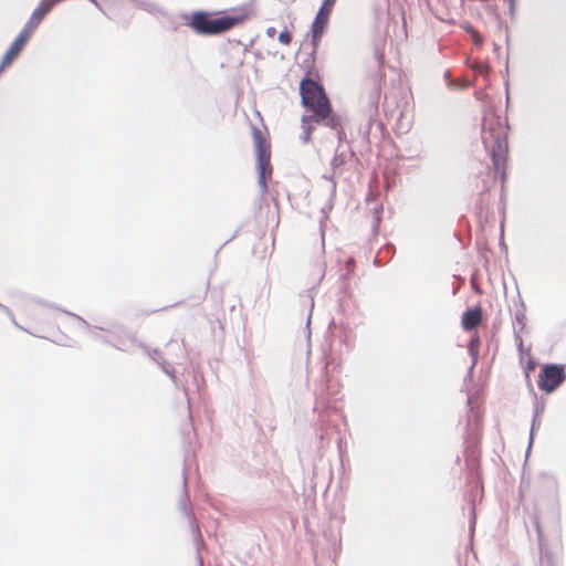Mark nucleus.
I'll list each match as a JSON object with an SVG mask.
<instances>
[{
  "label": "nucleus",
  "mask_w": 566,
  "mask_h": 566,
  "mask_svg": "<svg viewBox=\"0 0 566 566\" xmlns=\"http://www.w3.org/2000/svg\"><path fill=\"white\" fill-rule=\"evenodd\" d=\"M538 478L543 480L545 492L547 496L557 502L558 483L554 475L547 473H539Z\"/></svg>",
  "instance_id": "obj_12"
},
{
  "label": "nucleus",
  "mask_w": 566,
  "mask_h": 566,
  "mask_svg": "<svg viewBox=\"0 0 566 566\" xmlns=\"http://www.w3.org/2000/svg\"><path fill=\"white\" fill-rule=\"evenodd\" d=\"M533 526L537 535V544L539 551V566H556L555 556L547 543V535L544 531L542 522L533 514Z\"/></svg>",
  "instance_id": "obj_7"
},
{
  "label": "nucleus",
  "mask_w": 566,
  "mask_h": 566,
  "mask_svg": "<svg viewBox=\"0 0 566 566\" xmlns=\"http://www.w3.org/2000/svg\"><path fill=\"white\" fill-rule=\"evenodd\" d=\"M532 365H533V368H534V367H535V365H536V363H535V360H534V359H533V361H532Z\"/></svg>",
  "instance_id": "obj_26"
},
{
  "label": "nucleus",
  "mask_w": 566,
  "mask_h": 566,
  "mask_svg": "<svg viewBox=\"0 0 566 566\" xmlns=\"http://www.w3.org/2000/svg\"><path fill=\"white\" fill-rule=\"evenodd\" d=\"M478 345H479V339H478V338L472 339V340L470 342L469 349H470V352H471L473 355H476V348H478Z\"/></svg>",
  "instance_id": "obj_22"
},
{
  "label": "nucleus",
  "mask_w": 566,
  "mask_h": 566,
  "mask_svg": "<svg viewBox=\"0 0 566 566\" xmlns=\"http://www.w3.org/2000/svg\"><path fill=\"white\" fill-rule=\"evenodd\" d=\"M345 163L344 158L342 156H335L332 160V166L334 169L338 168Z\"/></svg>",
  "instance_id": "obj_20"
},
{
  "label": "nucleus",
  "mask_w": 566,
  "mask_h": 566,
  "mask_svg": "<svg viewBox=\"0 0 566 566\" xmlns=\"http://www.w3.org/2000/svg\"><path fill=\"white\" fill-rule=\"evenodd\" d=\"M300 95L302 105L315 115L317 123H324L335 130L340 129V120L333 113L331 102L323 86L312 78H303L300 83Z\"/></svg>",
  "instance_id": "obj_1"
},
{
  "label": "nucleus",
  "mask_w": 566,
  "mask_h": 566,
  "mask_svg": "<svg viewBox=\"0 0 566 566\" xmlns=\"http://www.w3.org/2000/svg\"><path fill=\"white\" fill-rule=\"evenodd\" d=\"M250 18L245 11H237L219 18H212L208 12H193L188 25L198 34L216 35L224 33L234 27L243 23Z\"/></svg>",
  "instance_id": "obj_3"
},
{
  "label": "nucleus",
  "mask_w": 566,
  "mask_h": 566,
  "mask_svg": "<svg viewBox=\"0 0 566 566\" xmlns=\"http://www.w3.org/2000/svg\"><path fill=\"white\" fill-rule=\"evenodd\" d=\"M31 36L32 35L30 33L22 29L18 36L14 39V41L11 43L9 50L19 56V54L21 53L28 41L31 39Z\"/></svg>",
  "instance_id": "obj_15"
},
{
  "label": "nucleus",
  "mask_w": 566,
  "mask_h": 566,
  "mask_svg": "<svg viewBox=\"0 0 566 566\" xmlns=\"http://www.w3.org/2000/svg\"><path fill=\"white\" fill-rule=\"evenodd\" d=\"M279 41L281 44L285 45V46H289L292 42V32L289 31V30H283L280 34H279Z\"/></svg>",
  "instance_id": "obj_18"
},
{
  "label": "nucleus",
  "mask_w": 566,
  "mask_h": 566,
  "mask_svg": "<svg viewBox=\"0 0 566 566\" xmlns=\"http://www.w3.org/2000/svg\"><path fill=\"white\" fill-rule=\"evenodd\" d=\"M51 7L44 0H41L39 7L33 11L30 19L23 27V30L30 33L31 35L34 33L39 24L43 21L45 15L51 11Z\"/></svg>",
  "instance_id": "obj_9"
},
{
  "label": "nucleus",
  "mask_w": 566,
  "mask_h": 566,
  "mask_svg": "<svg viewBox=\"0 0 566 566\" xmlns=\"http://www.w3.org/2000/svg\"><path fill=\"white\" fill-rule=\"evenodd\" d=\"M482 322V308L476 306L465 311L462 315V327L465 331H471L478 327Z\"/></svg>",
  "instance_id": "obj_11"
},
{
  "label": "nucleus",
  "mask_w": 566,
  "mask_h": 566,
  "mask_svg": "<svg viewBox=\"0 0 566 566\" xmlns=\"http://www.w3.org/2000/svg\"><path fill=\"white\" fill-rule=\"evenodd\" d=\"M242 53L237 48H228L221 52V67L228 70H237L242 66Z\"/></svg>",
  "instance_id": "obj_10"
},
{
  "label": "nucleus",
  "mask_w": 566,
  "mask_h": 566,
  "mask_svg": "<svg viewBox=\"0 0 566 566\" xmlns=\"http://www.w3.org/2000/svg\"><path fill=\"white\" fill-rule=\"evenodd\" d=\"M482 140L490 151L494 168H504L507 154V128L500 116L493 112L484 114L482 123Z\"/></svg>",
  "instance_id": "obj_2"
},
{
  "label": "nucleus",
  "mask_w": 566,
  "mask_h": 566,
  "mask_svg": "<svg viewBox=\"0 0 566 566\" xmlns=\"http://www.w3.org/2000/svg\"><path fill=\"white\" fill-rule=\"evenodd\" d=\"M530 450H531V443L527 447V453L530 452Z\"/></svg>",
  "instance_id": "obj_25"
},
{
  "label": "nucleus",
  "mask_w": 566,
  "mask_h": 566,
  "mask_svg": "<svg viewBox=\"0 0 566 566\" xmlns=\"http://www.w3.org/2000/svg\"><path fill=\"white\" fill-rule=\"evenodd\" d=\"M265 33L269 38L273 39L276 34V29L274 27H269Z\"/></svg>",
  "instance_id": "obj_23"
},
{
  "label": "nucleus",
  "mask_w": 566,
  "mask_h": 566,
  "mask_svg": "<svg viewBox=\"0 0 566 566\" xmlns=\"http://www.w3.org/2000/svg\"><path fill=\"white\" fill-rule=\"evenodd\" d=\"M302 122V129L303 134L301 136V139L303 143H308L312 138V134L316 128V122L315 115H304L301 119Z\"/></svg>",
  "instance_id": "obj_14"
},
{
  "label": "nucleus",
  "mask_w": 566,
  "mask_h": 566,
  "mask_svg": "<svg viewBox=\"0 0 566 566\" xmlns=\"http://www.w3.org/2000/svg\"><path fill=\"white\" fill-rule=\"evenodd\" d=\"M337 0H325L319 8L313 24H312V35L313 42L316 43L321 40L325 28L329 21V17Z\"/></svg>",
  "instance_id": "obj_8"
},
{
  "label": "nucleus",
  "mask_w": 566,
  "mask_h": 566,
  "mask_svg": "<svg viewBox=\"0 0 566 566\" xmlns=\"http://www.w3.org/2000/svg\"><path fill=\"white\" fill-rule=\"evenodd\" d=\"M252 138L255 147L258 158L259 179L262 188L266 187V178L272 174L271 167V145L268 140L266 134L258 128L253 127Z\"/></svg>",
  "instance_id": "obj_4"
},
{
  "label": "nucleus",
  "mask_w": 566,
  "mask_h": 566,
  "mask_svg": "<svg viewBox=\"0 0 566 566\" xmlns=\"http://www.w3.org/2000/svg\"><path fill=\"white\" fill-rule=\"evenodd\" d=\"M384 59H385L384 53H382V52H380V53L378 54V60H379V62H380V63H382V62H384Z\"/></svg>",
  "instance_id": "obj_24"
},
{
  "label": "nucleus",
  "mask_w": 566,
  "mask_h": 566,
  "mask_svg": "<svg viewBox=\"0 0 566 566\" xmlns=\"http://www.w3.org/2000/svg\"><path fill=\"white\" fill-rule=\"evenodd\" d=\"M18 57L12 51L8 49L0 63V74L8 67L11 66L13 61Z\"/></svg>",
  "instance_id": "obj_17"
},
{
  "label": "nucleus",
  "mask_w": 566,
  "mask_h": 566,
  "mask_svg": "<svg viewBox=\"0 0 566 566\" xmlns=\"http://www.w3.org/2000/svg\"><path fill=\"white\" fill-rule=\"evenodd\" d=\"M545 530L552 536H559L560 532V523H559V511L556 506H554L549 514L547 523L545 524Z\"/></svg>",
  "instance_id": "obj_13"
},
{
  "label": "nucleus",
  "mask_w": 566,
  "mask_h": 566,
  "mask_svg": "<svg viewBox=\"0 0 566 566\" xmlns=\"http://www.w3.org/2000/svg\"><path fill=\"white\" fill-rule=\"evenodd\" d=\"M467 30L472 34L474 43L481 45L483 42V39L480 35V33L476 30H474V28H472V27H468Z\"/></svg>",
  "instance_id": "obj_19"
},
{
  "label": "nucleus",
  "mask_w": 566,
  "mask_h": 566,
  "mask_svg": "<svg viewBox=\"0 0 566 566\" xmlns=\"http://www.w3.org/2000/svg\"><path fill=\"white\" fill-rule=\"evenodd\" d=\"M513 327L515 331V339L520 350L521 364L525 371V376L528 377V374L531 371V355L530 347H524V340L525 338L528 337L527 317L524 307H522L521 310L516 308L514 314Z\"/></svg>",
  "instance_id": "obj_6"
},
{
  "label": "nucleus",
  "mask_w": 566,
  "mask_h": 566,
  "mask_svg": "<svg viewBox=\"0 0 566 566\" xmlns=\"http://www.w3.org/2000/svg\"><path fill=\"white\" fill-rule=\"evenodd\" d=\"M541 426V420L537 416H533V440L535 439L536 431Z\"/></svg>",
  "instance_id": "obj_21"
},
{
  "label": "nucleus",
  "mask_w": 566,
  "mask_h": 566,
  "mask_svg": "<svg viewBox=\"0 0 566 566\" xmlns=\"http://www.w3.org/2000/svg\"><path fill=\"white\" fill-rule=\"evenodd\" d=\"M566 379L565 365L544 364L537 375V387L546 395L555 392Z\"/></svg>",
  "instance_id": "obj_5"
},
{
  "label": "nucleus",
  "mask_w": 566,
  "mask_h": 566,
  "mask_svg": "<svg viewBox=\"0 0 566 566\" xmlns=\"http://www.w3.org/2000/svg\"><path fill=\"white\" fill-rule=\"evenodd\" d=\"M546 401L541 398L538 399L537 395L533 390V416L539 417L545 410Z\"/></svg>",
  "instance_id": "obj_16"
}]
</instances>
